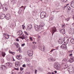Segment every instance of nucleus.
<instances>
[{
	"mask_svg": "<svg viewBox=\"0 0 74 74\" xmlns=\"http://www.w3.org/2000/svg\"><path fill=\"white\" fill-rule=\"evenodd\" d=\"M22 37H23L24 38H25V35L24 34H23L22 36Z\"/></svg>",
	"mask_w": 74,
	"mask_h": 74,
	"instance_id": "nucleus-42",
	"label": "nucleus"
},
{
	"mask_svg": "<svg viewBox=\"0 0 74 74\" xmlns=\"http://www.w3.org/2000/svg\"><path fill=\"white\" fill-rule=\"evenodd\" d=\"M68 70L69 73H74V70L71 69V66H69L68 67Z\"/></svg>",
	"mask_w": 74,
	"mask_h": 74,
	"instance_id": "nucleus-10",
	"label": "nucleus"
},
{
	"mask_svg": "<svg viewBox=\"0 0 74 74\" xmlns=\"http://www.w3.org/2000/svg\"><path fill=\"white\" fill-rule=\"evenodd\" d=\"M38 70L40 71H41V72H42V71H43V69L42 68H40L38 69Z\"/></svg>",
	"mask_w": 74,
	"mask_h": 74,
	"instance_id": "nucleus-25",
	"label": "nucleus"
},
{
	"mask_svg": "<svg viewBox=\"0 0 74 74\" xmlns=\"http://www.w3.org/2000/svg\"><path fill=\"white\" fill-rule=\"evenodd\" d=\"M69 33L70 34H74V29L72 28L69 31Z\"/></svg>",
	"mask_w": 74,
	"mask_h": 74,
	"instance_id": "nucleus-6",
	"label": "nucleus"
},
{
	"mask_svg": "<svg viewBox=\"0 0 74 74\" xmlns=\"http://www.w3.org/2000/svg\"><path fill=\"white\" fill-rule=\"evenodd\" d=\"M46 15L47 14L45 12H42L40 14V17L41 19H43L46 16Z\"/></svg>",
	"mask_w": 74,
	"mask_h": 74,
	"instance_id": "nucleus-2",
	"label": "nucleus"
},
{
	"mask_svg": "<svg viewBox=\"0 0 74 74\" xmlns=\"http://www.w3.org/2000/svg\"><path fill=\"white\" fill-rule=\"evenodd\" d=\"M69 19H70V18H67L65 19V20H66V21H69Z\"/></svg>",
	"mask_w": 74,
	"mask_h": 74,
	"instance_id": "nucleus-41",
	"label": "nucleus"
},
{
	"mask_svg": "<svg viewBox=\"0 0 74 74\" xmlns=\"http://www.w3.org/2000/svg\"><path fill=\"white\" fill-rule=\"evenodd\" d=\"M45 25V24L43 22H42L40 23V26H42V27H43V26H44Z\"/></svg>",
	"mask_w": 74,
	"mask_h": 74,
	"instance_id": "nucleus-22",
	"label": "nucleus"
},
{
	"mask_svg": "<svg viewBox=\"0 0 74 74\" xmlns=\"http://www.w3.org/2000/svg\"><path fill=\"white\" fill-rule=\"evenodd\" d=\"M61 48H62L63 49H67V46L66 45L63 44L61 46Z\"/></svg>",
	"mask_w": 74,
	"mask_h": 74,
	"instance_id": "nucleus-7",
	"label": "nucleus"
},
{
	"mask_svg": "<svg viewBox=\"0 0 74 74\" xmlns=\"http://www.w3.org/2000/svg\"><path fill=\"white\" fill-rule=\"evenodd\" d=\"M71 60H72V62H73V61H74V57H72L71 58Z\"/></svg>",
	"mask_w": 74,
	"mask_h": 74,
	"instance_id": "nucleus-35",
	"label": "nucleus"
},
{
	"mask_svg": "<svg viewBox=\"0 0 74 74\" xmlns=\"http://www.w3.org/2000/svg\"><path fill=\"white\" fill-rule=\"evenodd\" d=\"M23 7H23V6H22L21 7H20V10H21V11L23 10Z\"/></svg>",
	"mask_w": 74,
	"mask_h": 74,
	"instance_id": "nucleus-31",
	"label": "nucleus"
},
{
	"mask_svg": "<svg viewBox=\"0 0 74 74\" xmlns=\"http://www.w3.org/2000/svg\"><path fill=\"white\" fill-rule=\"evenodd\" d=\"M9 52L10 53H11V54H12V55H15V52H13L12 51H9Z\"/></svg>",
	"mask_w": 74,
	"mask_h": 74,
	"instance_id": "nucleus-26",
	"label": "nucleus"
},
{
	"mask_svg": "<svg viewBox=\"0 0 74 74\" xmlns=\"http://www.w3.org/2000/svg\"><path fill=\"white\" fill-rule=\"evenodd\" d=\"M23 29H25V28L24 27H23Z\"/></svg>",
	"mask_w": 74,
	"mask_h": 74,
	"instance_id": "nucleus-64",
	"label": "nucleus"
},
{
	"mask_svg": "<svg viewBox=\"0 0 74 74\" xmlns=\"http://www.w3.org/2000/svg\"><path fill=\"white\" fill-rule=\"evenodd\" d=\"M54 67L56 69V70H59L60 68V65L59 64L58 62H56L54 64Z\"/></svg>",
	"mask_w": 74,
	"mask_h": 74,
	"instance_id": "nucleus-1",
	"label": "nucleus"
},
{
	"mask_svg": "<svg viewBox=\"0 0 74 74\" xmlns=\"http://www.w3.org/2000/svg\"><path fill=\"white\" fill-rule=\"evenodd\" d=\"M34 41L35 40H34V41L33 42H32V44H34V43H35V42H34Z\"/></svg>",
	"mask_w": 74,
	"mask_h": 74,
	"instance_id": "nucleus-59",
	"label": "nucleus"
},
{
	"mask_svg": "<svg viewBox=\"0 0 74 74\" xmlns=\"http://www.w3.org/2000/svg\"><path fill=\"white\" fill-rule=\"evenodd\" d=\"M9 35L6 34H3V36L5 38L6 37H7L8 36H9Z\"/></svg>",
	"mask_w": 74,
	"mask_h": 74,
	"instance_id": "nucleus-27",
	"label": "nucleus"
},
{
	"mask_svg": "<svg viewBox=\"0 0 74 74\" xmlns=\"http://www.w3.org/2000/svg\"><path fill=\"white\" fill-rule=\"evenodd\" d=\"M53 51V49H52L51 50V51H50V52H52Z\"/></svg>",
	"mask_w": 74,
	"mask_h": 74,
	"instance_id": "nucleus-58",
	"label": "nucleus"
},
{
	"mask_svg": "<svg viewBox=\"0 0 74 74\" xmlns=\"http://www.w3.org/2000/svg\"><path fill=\"white\" fill-rule=\"evenodd\" d=\"M69 4H68L66 6H65V7H66L67 6H68V5H69Z\"/></svg>",
	"mask_w": 74,
	"mask_h": 74,
	"instance_id": "nucleus-61",
	"label": "nucleus"
},
{
	"mask_svg": "<svg viewBox=\"0 0 74 74\" xmlns=\"http://www.w3.org/2000/svg\"><path fill=\"white\" fill-rule=\"evenodd\" d=\"M23 70V68L22 67H21L20 68V70H21V71H22V70Z\"/></svg>",
	"mask_w": 74,
	"mask_h": 74,
	"instance_id": "nucleus-43",
	"label": "nucleus"
},
{
	"mask_svg": "<svg viewBox=\"0 0 74 74\" xmlns=\"http://www.w3.org/2000/svg\"><path fill=\"white\" fill-rule=\"evenodd\" d=\"M30 64H28H28H27V66H30Z\"/></svg>",
	"mask_w": 74,
	"mask_h": 74,
	"instance_id": "nucleus-50",
	"label": "nucleus"
},
{
	"mask_svg": "<svg viewBox=\"0 0 74 74\" xmlns=\"http://www.w3.org/2000/svg\"><path fill=\"white\" fill-rule=\"evenodd\" d=\"M3 10L4 11H7L8 8V6L7 5L5 4L3 5Z\"/></svg>",
	"mask_w": 74,
	"mask_h": 74,
	"instance_id": "nucleus-5",
	"label": "nucleus"
},
{
	"mask_svg": "<svg viewBox=\"0 0 74 74\" xmlns=\"http://www.w3.org/2000/svg\"><path fill=\"white\" fill-rule=\"evenodd\" d=\"M51 32L52 33V35H53V34H54V33L56 32V27H53L52 28H51Z\"/></svg>",
	"mask_w": 74,
	"mask_h": 74,
	"instance_id": "nucleus-4",
	"label": "nucleus"
},
{
	"mask_svg": "<svg viewBox=\"0 0 74 74\" xmlns=\"http://www.w3.org/2000/svg\"><path fill=\"white\" fill-rule=\"evenodd\" d=\"M1 69L2 70H6V66L4 65H2L1 67Z\"/></svg>",
	"mask_w": 74,
	"mask_h": 74,
	"instance_id": "nucleus-12",
	"label": "nucleus"
},
{
	"mask_svg": "<svg viewBox=\"0 0 74 74\" xmlns=\"http://www.w3.org/2000/svg\"><path fill=\"white\" fill-rule=\"evenodd\" d=\"M53 72H54V73H55V74H56V73H57V71H55Z\"/></svg>",
	"mask_w": 74,
	"mask_h": 74,
	"instance_id": "nucleus-48",
	"label": "nucleus"
},
{
	"mask_svg": "<svg viewBox=\"0 0 74 74\" xmlns=\"http://www.w3.org/2000/svg\"><path fill=\"white\" fill-rule=\"evenodd\" d=\"M21 39H22V40H23V39H25V38H23V37H21Z\"/></svg>",
	"mask_w": 74,
	"mask_h": 74,
	"instance_id": "nucleus-52",
	"label": "nucleus"
},
{
	"mask_svg": "<svg viewBox=\"0 0 74 74\" xmlns=\"http://www.w3.org/2000/svg\"><path fill=\"white\" fill-rule=\"evenodd\" d=\"M24 45H25V43H24L23 44H22L21 45V46L22 47H23V46H24Z\"/></svg>",
	"mask_w": 74,
	"mask_h": 74,
	"instance_id": "nucleus-46",
	"label": "nucleus"
},
{
	"mask_svg": "<svg viewBox=\"0 0 74 74\" xmlns=\"http://www.w3.org/2000/svg\"><path fill=\"white\" fill-rule=\"evenodd\" d=\"M71 5L72 7L74 8V1H73L71 3Z\"/></svg>",
	"mask_w": 74,
	"mask_h": 74,
	"instance_id": "nucleus-23",
	"label": "nucleus"
},
{
	"mask_svg": "<svg viewBox=\"0 0 74 74\" xmlns=\"http://www.w3.org/2000/svg\"><path fill=\"white\" fill-rule=\"evenodd\" d=\"M0 18L1 19H4L5 17V15L4 14H2L0 16Z\"/></svg>",
	"mask_w": 74,
	"mask_h": 74,
	"instance_id": "nucleus-18",
	"label": "nucleus"
},
{
	"mask_svg": "<svg viewBox=\"0 0 74 74\" xmlns=\"http://www.w3.org/2000/svg\"><path fill=\"white\" fill-rule=\"evenodd\" d=\"M67 9H68L69 12L70 11V10H71V8H70V6H68L67 7Z\"/></svg>",
	"mask_w": 74,
	"mask_h": 74,
	"instance_id": "nucleus-29",
	"label": "nucleus"
},
{
	"mask_svg": "<svg viewBox=\"0 0 74 74\" xmlns=\"http://www.w3.org/2000/svg\"><path fill=\"white\" fill-rule=\"evenodd\" d=\"M5 55L6 54L5 52H2V55L3 56V57H4V56H5Z\"/></svg>",
	"mask_w": 74,
	"mask_h": 74,
	"instance_id": "nucleus-28",
	"label": "nucleus"
},
{
	"mask_svg": "<svg viewBox=\"0 0 74 74\" xmlns=\"http://www.w3.org/2000/svg\"><path fill=\"white\" fill-rule=\"evenodd\" d=\"M48 60H49V61L50 62H51V61H52L53 62H55V61L56 60V59L53 58H51L48 59Z\"/></svg>",
	"mask_w": 74,
	"mask_h": 74,
	"instance_id": "nucleus-16",
	"label": "nucleus"
},
{
	"mask_svg": "<svg viewBox=\"0 0 74 74\" xmlns=\"http://www.w3.org/2000/svg\"><path fill=\"white\" fill-rule=\"evenodd\" d=\"M72 44H74V39H71L70 40Z\"/></svg>",
	"mask_w": 74,
	"mask_h": 74,
	"instance_id": "nucleus-24",
	"label": "nucleus"
},
{
	"mask_svg": "<svg viewBox=\"0 0 74 74\" xmlns=\"http://www.w3.org/2000/svg\"><path fill=\"white\" fill-rule=\"evenodd\" d=\"M59 49V48H58V47H57L56 48V50H58Z\"/></svg>",
	"mask_w": 74,
	"mask_h": 74,
	"instance_id": "nucleus-54",
	"label": "nucleus"
},
{
	"mask_svg": "<svg viewBox=\"0 0 74 74\" xmlns=\"http://www.w3.org/2000/svg\"><path fill=\"white\" fill-rule=\"evenodd\" d=\"M64 41L67 44L69 42V38L65 37L64 38Z\"/></svg>",
	"mask_w": 74,
	"mask_h": 74,
	"instance_id": "nucleus-14",
	"label": "nucleus"
},
{
	"mask_svg": "<svg viewBox=\"0 0 74 74\" xmlns=\"http://www.w3.org/2000/svg\"><path fill=\"white\" fill-rule=\"evenodd\" d=\"M43 34L45 35H47V32H45L44 33H43Z\"/></svg>",
	"mask_w": 74,
	"mask_h": 74,
	"instance_id": "nucleus-44",
	"label": "nucleus"
},
{
	"mask_svg": "<svg viewBox=\"0 0 74 74\" xmlns=\"http://www.w3.org/2000/svg\"><path fill=\"white\" fill-rule=\"evenodd\" d=\"M22 56L19 55V56L17 55L16 56V58L18 60H21L22 59Z\"/></svg>",
	"mask_w": 74,
	"mask_h": 74,
	"instance_id": "nucleus-13",
	"label": "nucleus"
},
{
	"mask_svg": "<svg viewBox=\"0 0 74 74\" xmlns=\"http://www.w3.org/2000/svg\"><path fill=\"white\" fill-rule=\"evenodd\" d=\"M23 67H26V65L25 64H24L23 65Z\"/></svg>",
	"mask_w": 74,
	"mask_h": 74,
	"instance_id": "nucleus-45",
	"label": "nucleus"
},
{
	"mask_svg": "<svg viewBox=\"0 0 74 74\" xmlns=\"http://www.w3.org/2000/svg\"><path fill=\"white\" fill-rule=\"evenodd\" d=\"M73 19H74V16H73Z\"/></svg>",
	"mask_w": 74,
	"mask_h": 74,
	"instance_id": "nucleus-62",
	"label": "nucleus"
},
{
	"mask_svg": "<svg viewBox=\"0 0 74 74\" xmlns=\"http://www.w3.org/2000/svg\"><path fill=\"white\" fill-rule=\"evenodd\" d=\"M20 50H21V49H18V51H20Z\"/></svg>",
	"mask_w": 74,
	"mask_h": 74,
	"instance_id": "nucleus-63",
	"label": "nucleus"
},
{
	"mask_svg": "<svg viewBox=\"0 0 74 74\" xmlns=\"http://www.w3.org/2000/svg\"><path fill=\"white\" fill-rule=\"evenodd\" d=\"M5 40H6V39H8L9 38H10V36H6V37H5Z\"/></svg>",
	"mask_w": 74,
	"mask_h": 74,
	"instance_id": "nucleus-37",
	"label": "nucleus"
},
{
	"mask_svg": "<svg viewBox=\"0 0 74 74\" xmlns=\"http://www.w3.org/2000/svg\"><path fill=\"white\" fill-rule=\"evenodd\" d=\"M51 74H55V73H54V72H53L52 73H51Z\"/></svg>",
	"mask_w": 74,
	"mask_h": 74,
	"instance_id": "nucleus-56",
	"label": "nucleus"
},
{
	"mask_svg": "<svg viewBox=\"0 0 74 74\" xmlns=\"http://www.w3.org/2000/svg\"><path fill=\"white\" fill-rule=\"evenodd\" d=\"M15 66L16 67H18V64H16V63H15Z\"/></svg>",
	"mask_w": 74,
	"mask_h": 74,
	"instance_id": "nucleus-40",
	"label": "nucleus"
},
{
	"mask_svg": "<svg viewBox=\"0 0 74 74\" xmlns=\"http://www.w3.org/2000/svg\"><path fill=\"white\" fill-rule=\"evenodd\" d=\"M22 33H23L22 31L19 30L17 32V36H21L22 34Z\"/></svg>",
	"mask_w": 74,
	"mask_h": 74,
	"instance_id": "nucleus-9",
	"label": "nucleus"
},
{
	"mask_svg": "<svg viewBox=\"0 0 74 74\" xmlns=\"http://www.w3.org/2000/svg\"><path fill=\"white\" fill-rule=\"evenodd\" d=\"M34 29L36 31H38V25H35L34 26Z\"/></svg>",
	"mask_w": 74,
	"mask_h": 74,
	"instance_id": "nucleus-19",
	"label": "nucleus"
},
{
	"mask_svg": "<svg viewBox=\"0 0 74 74\" xmlns=\"http://www.w3.org/2000/svg\"><path fill=\"white\" fill-rule=\"evenodd\" d=\"M33 12L34 13V15H36V13H35V12L34 11Z\"/></svg>",
	"mask_w": 74,
	"mask_h": 74,
	"instance_id": "nucleus-57",
	"label": "nucleus"
},
{
	"mask_svg": "<svg viewBox=\"0 0 74 74\" xmlns=\"http://www.w3.org/2000/svg\"><path fill=\"white\" fill-rule=\"evenodd\" d=\"M66 67V68H67V67H68L67 65H66V66H64V67Z\"/></svg>",
	"mask_w": 74,
	"mask_h": 74,
	"instance_id": "nucleus-55",
	"label": "nucleus"
},
{
	"mask_svg": "<svg viewBox=\"0 0 74 74\" xmlns=\"http://www.w3.org/2000/svg\"><path fill=\"white\" fill-rule=\"evenodd\" d=\"M27 27L26 29L28 31L30 30V29H32V24L27 25Z\"/></svg>",
	"mask_w": 74,
	"mask_h": 74,
	"instance_id": "nucleus-3",
	"label": "nucleus"
},
{
	"mask_svg": "<svg viewBox=\"0 0 74 74\" xmlns=\"http://www.w3.org/2000/svg\"><path fill=\"white\" fill-rule=\"evenodd\" d=\"M13 61H15V60L14 58H13Z\"/></svg>",
	"mask_w": 74,
	"mask_h": 74,
	"instance_id": "nucleus-60",
	"label": "nucleus"
},
{
	"mask_svg": "<svg viewBox=\"0 0 74 74\" xmlns=\"http://www.w3.org/2000/svg\"><path fill=\"white\" fill-rule=\"evenodd\" d=\"M63 1L64 2H66V1H67V0H63Z\"/></svg>",
	"mask_w": 74,
	"mask_h": 74,
	"instance_id": "nucleus-53",
	"label": "nucleus"
},
{
	"mask_svg": "<svg viewBox=\"0 0 74 74\" xmlns=\"http://www.w3.org/2000/svg\"><path fill=\"white\" fill-rule=\"evenodd\" d=\"M60 33H61L62 34H64L65 33V30L64 29H63L61 30H60L59 31Z\"/></svg>",
	"mask_w": 74,
	"mask_h": 74,
	"instance_id": "nucleus-11",
	"label": "nucleus"
},
{
	"mask_svg": "<svg viewBox=\"0 0 74 74\" xmlns=\"http://www.w3.org/2000/svg\"><path fill=\"white\" fill-rule=\"evenodd\" d=\"M6 64L8 65L10 68L12 66V64L10 62H8L6 63Z\"/></svg>",
	"mask_w": 74,
	"mask_h": 74,
	"instance_id": "nucleus-15",
	"label": "nucleus"
},
{
	"mask_svg": "<svg viewBox=\"0 0 74 74\" xmlns=\"http://www.w3.org/2000/svg\"><path fill=\"white\" fill-rule=\"evenodd\" d=\"M49 22L50 23H52L53 22V20L51 18H50L49 19Z\"/></svg>",
	"mask_w": 74,
	"mask_h": 74,
	"instance_id": "nucleus-33",
	"label": "nucleus"
},
{
	"mask_svg": "<svg viewBox=\"0 0 74 74\" xmlns=\"http://www.w3.org/2000/svg\"><path fill=\"white\" fill-rule=\"evenodd\" d=\"M37 70L36 69L35 70V74H37Z\"/></svg>",
	"mask_w": 74,
	"mask_h": 74,
	"instance_id": "nucleus-39",
	"label": "nucleus"
},
{
	"mask_svg": "<svg viewBox=\"0 0 74 74\" xmlns=\"http://www.w3.org/2000/svg\"><path fill=\"white\" fill-rule=\"evenodd\" d=\"M29 39L31 41H34V40H33V38L32 37H29Z\"/></svg>",
	"mask_w": 74,
	"mask_h": 74,
	"instance_id": "nucleus-30",
	"label": "nucleus"
},
{
	"mask_svg": "<svg viewBox=\"0 0 74 74\" xmlns=\"http://www.w3.org/2000/svg\"><path fill=\"white\" fill-rule=\"evenodd\" d=\"M1 6H2V5L1 4V3H0V8L1 7Z\"/></svg>",
	"mask_w": 74,
	"mask_h": 74,
	"instance_id": "nucleus-51",
	"label": "nucleus"
},
{
	"mask_svg": "<svg viewBox=\"0 0 74 74\" xmlns=\"http://www.w3.org/2000/svg\"><path fill=\"white\" fill-rule=\"evenodd\" d=\"M19 41V39H18V38L16 39V41Z\"/></svg>",
	"mask_w": 74,
	"mask_h": 74,
	"instance_id": "nucleus-49",
	"label": "nucleus"
},
{
	"mask_svg": "<svg viewBox=\"0 0 74 74\" xmlns=\"http://www.w3.org/2000/svg\"><path fill=\"white\" fill-rule=\"evenodd\" d=\"M63 55V53H62L61 52H60V56H62V55Z\"/></svg>",
	"mask_w": 74,
	"mask_h": 74,
	"instance_id": "nucleus-38",
	"label": "nucleus"
},
{
	"mask_svg": "<svg viewBox=\"0 0 74 74\" xmlns=\"http://www.w3.org/2000/svg\"><path fill=\"white\" fill-rule=\"evenodd\" d=\"M69 56H73V54L72 53H71L69 54Z\"/></svg>",
	"mask_w": 74,
	"mask_h": 74,
	"instance_id": "nucleus-47",
	"label": "nucleus"
},
{
	"mask_svg": "<svg viewBox=\"0 0 74 74\" xmlns=\"http://www.w3.org/2000/svg\"><path fill=\"white\" fill-rule=\"evenodd\" d=\"M10 16L11 15L9 14L6 15V16L5 17L6 19H7V20H9V19H10Z\"/></svg>",
	"mask_w": 74,
	"mask_h": 74,
	"instance_id": "nucleus-17",
	"label": "nucleus"
},
{
	"mask_svg": "<svg viewBox=\"0 0 74 74\" xmlns=\"http://www.w3.org/2000/svg\"><path fill=\"white\" fill-rule=\"evenodd\" d=\"M14 45L16 46L17 48H18L19 47V45L18 43L14 42Z\"/></svg>",
	"mask_w": 74,
	"mask_h": 74,
	"instance_id": "nucleus-20",
	"label": "nucleus"
},
{
	"mask_svg": "<svg viewBox=\"0 0 74 74\" xmlns=\"http://www.w3.org/2000/svg\"><path fill=\"white\" fill-rule=\"evenodd\" d=\"M40 49H41V50L42 51H44V50H45V49L44 48V47L41 48V47H40Z\"/></svg>",
	"mask_w": 74,
	"mask_h": 74,
	"instance_id": "nucleus-32",
	"label": "nucleus"
},
{
	"mask_svg": "<svg viewBox=\"0 0 74 74\" xmlns=\"http://www.w3.org/2000/svg\"><path fill=\"white\" fill-rule=\"evenodd\" d=\"M33 53V51H31V50H29L27 51L28 55L29 56H32V55H33V53Z\"/></svg>",
	"mask_w": 74,
	"mask_h": 74,
	"instance_id": "nucleus-8",
	"label": "nucleus"
},
{
	"mask_svg": "<svg viewBox=\"0 0 74 74\" xmlns=\"http://www.w3.org/2000/svg\"><path fill=\"white\" fill-rule=\"evenodd\" d=\"M24 33L27 35H29V34L27 32H26V31H24Z\"/></svg>",
	"mask_w": 74,
	"mask_h": 74,
	"instance_id": "nucleus-36",
	"label": "nucleus"
},
{
	"mask_svg": "<svg viewBox=\"0 0 74 74\" xmlns=\"http://www.w3.org/2000/svg\"><path fill=\"white\" fill-rule=\"evenodd\" d=\"M48 3V0H45L44 1V3L45 4H47V3Z\"/></svg>",
	"mask_w": 74,
	"mask_h": 74,
	"instance_id": "nucleus-34",
	"label": "nucleus"
},
{
	"mask_svg": "<svg viewBox=\"0 0 74 74\" xmlns=\"http://www.w3.org/2000/svg\"><path fill=\"white\" fill-rule=\"evenodd\" d=\"M42 29H43V27L41 26V25H39V28H38V31L41 30H42Z\"/></svg>",
	"mask_w": 74,
	"mask_h": 74,
	"instance_id": "nucleus-21",
	"label": "nucleus"
}]
</instances>
